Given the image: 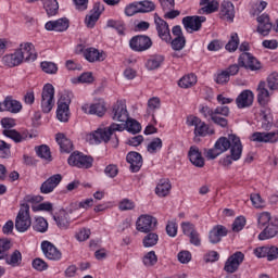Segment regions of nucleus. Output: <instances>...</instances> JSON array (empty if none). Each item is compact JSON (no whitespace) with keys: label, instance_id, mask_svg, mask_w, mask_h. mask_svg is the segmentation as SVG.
Instances as JSON below:
<instances>
[{"label":"nucleus","instance_id":"f257e3e1","mask_svg":"<svg viewBox=\"0 0 278 278\" xmlns=\"http://www.w3.org/2000/svg\"><path fill=\"white\" fill-rule=\"evenodd\" d=\"M116 131H123V126L112 123L106 128H99L94 132L89 134L87 140L90 144H100V142L108 143L111 140V147L116 149L118 147V136H116Z\"/></svg>","mask_w":278,"mask_h":278},{"label":"nucleus","instance_id":"f03ea898","mask_svg":"<svg viewBox=\"0 0 278 278\" xmlns=\"http://www.w3.org/2000/svg\"><path fill=\"white\" fill-rule=\"evenodd\" d=\"M215 149H218L219 153H225V151L230 149L232 160L235 161L242 157V141H240V137L236 135H229L228 138L220 137L215 142Z\"/></svg>","mask_w":278,"mask_h":278},{"label":"nucleus","instance_id":"7ed1b4c3","mask_svg":"<svg viewBox=\"0 0 278 278\" xmlns=\"http://www.w3.org/2000/svg\"><path fill=\"white\" fill-rule=\"evenodd\" d=\"M55 105V88L51 84H46L41 92V110L43 114H49Z\"/></svg>","mask_w":278,"mask_h":278},{"label":"nucleus","instance_id":"20e7f679","mask_svg":"<svg viewBox=\"0 0 278 278\" xmlns=\"http://www.w3.org/2000/svg\"><path fill=\"white\" fill-rule=\"evenodd\" d=\"M31 227V216L29 215V204H22L15 219V229L25 233Z\"/></svg>","mask_w":278,"mask_h":278},{"label":"nucleus","instance_id":"39448f33","mask_svg":"<svg viewBox=\"0 0 278 278\" xmlns=\"http://www.w3.org/2000/svg\"><path fill=\"white\" fill-rule=\"evenodd\" d=\"M129 47L132 51L142 53L143 51H149V49L153 47V41L151 40V37L147 35H137L129 40Z\"/></svg>","mask_w":278,"mask_h":278},{"label":"nucleus","instance_id":"423d86ee","mask_svg":"<svg viewBox=\"0 0 278 278\" xmlns=\"http://www.w3.org/2000/svg\"><path fill=\"white\" fill-rule=\"evenodd\" d=\"M70 166H76V168H92V162L94 160L80 152H73L67 159Z\"/></svg>","mask_w":278,"mask_h":278},{"label":"nucleus","instance_id":"0eeeda50","mask_svg":"<svg viewBox=\"0 0 278 278\" xmlns=\"http://www.w3.org/2000/svg\"><path fill=\"white\" fill-rule=\"evenodd\" d=\"M155 227H157V219L151 215H141L137 220V231L141 233L155 231Z\"/></svg>","mask_w":278,"mask_h":278},{"label":"nucleus","instance_id":"6e6552de","mask_svg":"<svg viewBox=\"0 0 278 278\" xmlns=\"http://www.w3.org/2000/svg\"><path fill=\"white\" fill-rule=\"evenodd\" d=\"M242 262H244V253L237 251L227 258L224 270L230 274L237 273Z\"/></svg>","mask_w":278,"mask_h":278},{"label":"nucleus","instance_id":"1a4fd4ad","mask_svg":"<svg viewBox=\"0 0 278 278\" xmlns=\"http://www.w3.org/2000/svg\"><path fill=\"white\" fill-rule=\"evenodd\" d=\"M111 116L113 121L118 123H128L129 112L127 111V105L123 101H117L112 108Z\"/></svg>","mask_w":278,"mask_h":278},{"label":"nucleus","instance_id":"9d476101","mask_svg":"<svg viewBox=\"0 0 278 278\" xmlns=\"http://www.w3.org/2000/svg\"><path fill=\"white\" fill-rule=\"evenodd\" d=\"M239 66L249 68L250 71H260L262 63L249 52H243L238 59Z\"/></svg>","mask_w":278,"mask_h":278},{"label":"nucleus","instance_id":"9b49d317","mask_svg":"<svg viewBox=\"0 0 278 278\" xmlns=\"http://www.w3.org/2000/svg\"><path fill=\"white\" fill-rule=\"evenodd\" d=\"M205 21V16H186L182 18V25L189 34H192L193 31H199Z\"/></svg>","mask_w":278,"mask_h":278},{"label":"nucleus","instance_id":"f8f14e48","mask_svg":"<svg viewBox=\"0 0 278 278\" xmlns=\"http://www.w3.org/2000/svg\"><path fill=\"white\" fill-rule=\"evenodd\" d=\"M41 251L47 260L52 262H60L62 260V252L50 241L41 242Z\"/></svg>","mask_w":278,"mask_h":278},{"label":"nucleus","instance_id":"ddd939ff","mask_svg":"<svg viewBox=\"0 0 278 278\" xmlns=\"http://www.w3.org/2000/svg\"><path fill=\"white\" fill-rule=\"evenodd\" d=\"M154 23L156 26V31L159 34V38L164 40L165 42H170V28L168 26V22L162 20L157 14L154 15Z\"/></svg>","mask_w":278,"mask_h":278},{"label":"nucleus","instance_id":"4468645a","mask_svg":"<svg viewBox=\"0 0 278 278\" xmlns=\"http://www.w3.org/2000/svg\"><path fill=\"white\" fill-rule=\"evenodd\" d=\"M229 106H217L214 110L213 123L223 128L228 127L229 121H227V116H229Z\"/></svg>","mask_w":278,"mask_h":278},{"label":"nucleus","instance_id":"2eb2a0df","mask_svg":"<svg viewBox=\"0 0 278 278\" xmlns=\"http://www.w3.org/2000/svg\"><path fill=\"white\" fill-rule=\"evenodd\" d=\"M17 53L22 55V62H36L38 54H36V50L34 49V43H22Z\"/></svg>","mask_w":278,"mask_h":278},{"label":"nucleus","instance_id":"dca6fc26","mask_svg":"<svg viewBox=\"0 0 278 278\" xmlns=\"http://www.w3.org/2000/svg\"><path fill=\"white\" fill-rule=\"evenodd\" d=\"M252 142H264V143H271L278 142V130H274L270 132H260L256 131L251 137Z\"/></svg>","mask_w":278,"mask_h":278},{"label":"nucleus","instance_id":"f3484780","mask_svg":"<svg viewBox=\"0 0 278 278\" xmlns=\"http://www.w3.org/2000/svg\"><path fill=\"white\" fill-rule=\"evenodd\" d=\"M190 127H194V136L205 138L210 134V126L199 117H192L188 121Z\"/></svg>","mask_w":278,"mask_h":278},{"label":"nucleus","instance_id":"a211bd4d","mask_svg":"<svg viewBox=\"0 0 278 278\" xmlns=\"http://www.w3.org/2000/svg\"><path fill=\"white\" fill-rule=\"evenodd\" d=\"M105 10V7L101 3H96L93 10L90 11V14L86 16L85 24L89 29H92L94 25H97V21H99L101 14Z\"/></svg>","mask_w":278,"mask_h":278},{"label":"nucleus","instance_id":"6ab92c4d","mask_svg":"<svg viewBox=\"0 0 278 278\" xmlns=\"http://www.w3.org/2000/svg\"><path fill=\"white\" fill-rule=\"evenodd\" d=\"M257 28L256 31L261 36H268L270 34V30L273 29V23H270V16L268 14L263 13L257 18Z\"/></svg>","mask_w":278,"mask_h":278},{"label":"nucleus","instance_id":"aec40b11","mask_svg":"<svg viewBox=\"0 0 278 278\" xmlns=\"http://www.w3.org/2000/svg\"><path fill=\"white\" fill-rule=\"evenodd\" d=\"M62 181V176L60 174H55L48 178L46 181L41 184L40 192L41 194H51L58 186H60V182Z\"/></svg>","mask_w":278,"mask_h":278},{"label":"nucleus","instance_id":"412c9836","mask_svg":"<svg viewBox=\"0 0 278 278\" xmlns=\"http://www.w3.org/2000/svg\"><path fill=\"white\" fill-rule=\"evenodd\" d=\"M255 96L253 91L245 89L236 99L237 108L239 110H244V108H251L253 105V99Z\"/></svg>","mask_w":278,"mask_h":278},{"label":"nucleus","instance_id":"4be33fe9","mask_svg":"<svg viewBox=\"0 0 278 278\" xmlns=\"http://www.w3.org/2000/svg\"><path fill=\"white\" fill-rule=\"evenodd\" d=\"M229 233V230H227V227L223 225H216L212 228V230L208 232V240L211 244H218L225 236Z\"/></svg>","mask_w":278,"mask_h":278},{"label":"nucleus","instance_id":"5701e85b","mask_svg":"<svg viewBox=\"0 0 278 278\" xmlns=\"http://www.w3.org/2000/svg\"><path fill=\"white\" fill-rule=\"evenodd\" d=\"M278 233V217L274 216L271 223L258 235V240H268L275 238Z\"/></svg>","mask_w":278,"mask_h":278},{"label":"nucleus","instance_id":"b1692460","mask_svg":"<svg viewBox=\"0 0 278 278\" xmlns=\"http://www.w3.org/2000/svg\"><path fill=\"white\" fill-rule=\"evenodd\" d=\"M71 25V22L66 17L59 18L56 21H49L46 23V29L48 31H66Z\"/></svg>","mask_w":278,"mask_h":278},{"label":"nucleus","instance_id":"393cba45","mask_svg":"<svg viewBox=\"0 0 278 278\" xmlns=\"http://www.w3.org/2000/svg\"><path fill=\"white\" fill-rule=\"evenodd\" d=\"M188 156L191 164H193V166H197V168H203V166H205V159H203V155L201 154V151H199V148L197 146L190 147Z\"/></svg>","mask_w":278,"mask_h":278},{"label":"nucleus","instance_id":"a878e982","mask_svg":"<svg viewBox=\"0 0 278 278\" xmlns=\"http://www.w3.org/2000/svg\"><path fill=\"white\" fill-rule=\"evenodd\" d=\"M126 161L130 165L131 173H138L142 168V155L138 152H129L126 155Z\"/></svg>","mask_w":278,"mask_h":278},{"label":"nucleus","instance_id":"bb28decb","mask_svg":"<svg viewBox=\"0 0 278 278\" xmlns=\"http://www.w3.org/2000/svg\"><path fill=\"white\" fill-rule=\"evenodd\" d=\"M257 101L263 106L270 103V92L266 89V81H260L257 86Z\"/></svg>","mask_w":278,"mask_h":278},{"label":"nucleus","instance_id":"cd10ccee","mask_svg":"<svg viewBox=\"0 0 278 278\" xmlns=\"http://www.w3.org/2000/svg\"><path fill=\"white\" fill-rule=\"evenodd\" d=\"M85 114H96V116H103L105 114V104L103 102H98L93 104H85L81 106Z\"/></svg>","mask_w":278,"mask_h":278},{"label":"nucleus","instance_id":"c85d7f7f","mask_svg":"<svg viewBox=\"0 0 278 278\" xmlns=\"http://www.w3.org/2000/svg\"><path fill=\"white\" fill-rule=\"evenodd\" d=\"M2 63L4 66H9V68H14V66L23 64V55L16 50L14 53L4 55Z\"/></svg>","mask_w":278,"mask_h":278},{"label":"nucleus","instance_id":"c756f323","mask_svg":"<svg viewBox=\"0 0 278 278\" xmlns=\"http://www.w3.org/2000/svg\"><path fill=\"white\" fill-rule=\"evenodd\" d=\"M53 220H55L60 229H66L68 225H71V217L68 216V212H66V210H60L58 213H55L53 215Z\"/></svg>","mask_w":278,"mask_h":278},{"label":"nucleus","instance_id":"7c9ffc66","mask_svg":"<svg viewBox=\"0 0 278 278\" xmlns=\"http://www.w3.org/2000/svg\"><path fill=\"white\" fill-rule=\"evenodd\" d=\"M55 141L58 142L62 153H71V151H73V141H71L66 135L62 132L56 134Z\"/></svg>","mask_w":278,"mask_h":278},{"label":"nucleus","instance_id":"2f4dec72","mask_svg":"<svg viewBox=\"0 0 278 278\" xmlns=\"http://www.w3.org/2000/svg\"><path fill=\"white\" fill-rule=\"evenodd\" d=\"M219 14L223 18H227V21H233L236 16V9L233 3L229 1L222 2Z\"/></svg>","mask_w":278,"mask_h":278},{"label":"nucleus","instance_id":"473e14b6","mask_svg":"<svg viewBox=\"0 0 278 278\" xmlns=\"http://www.w3.org/2000/svg\"><path fill=\"white\" fill-rule=\"evenodd\" d=\"M4 112H11V114H18L23 110V105L17 100L12 99V97H7L3 100Z\"/></svg>","mask_w":278,"mask_h":278},{"label":"nucleus","instance_id":"72a5a7b5","mask_svg":"<svg viewBox=\"0 0 278 278\" xmlns=\"http://www.w3.org/2000/svg\"><path fill=\"white\" fill-rule=\"evenodd\" d=\"M173 185H170V180L168 178H163L156 185L155 193L157 197H168V194H170Z\"/></svg>","mask_w":278,"mask_h":278},{"label":"nucleus","instance_id":"f704fd0d","mask_svg":"<svg viewBox=\"0 0 278 278\" xmlns=\"http://www.w3.org/2000/svg\"><path fill=\"white\" fill-rule=\"evenodd\" d=\"M84 56L88 62H103L105 56L102 52H99L96 48H87L84 51Z\"/></svg>","mask_w":278,"mask_h":278},{"label":"nucleus","instance_id":"c9c22d12","mask_svg":"<svg viewBox=\"0 0 278 278\" xmlns=\"http://www.w3.org/2000/svg\"><path fill=\"white\" fill-rule=\"evenodd\" d=\"M162 64H164V55L154 54L147 60L146 67L148 71H155L156 68H160Z\"/></svg>","mask_w":278,"mask_h":278},{"label":"nucleus","instance_id":"e433bc0d","mask_svg":"<svg viewBox=\"0 0 278 278\" xmlns=\"http://www.w3.org/2000/svg\"><path fill=\"white\" fill-rule=\"evenodd\" d=\"M34 231H38V233H47L49 229V223L45 217H35L33 222Z\"/></svg>","mask_w":278,"mask_h":278},{"label":"nucleus","instance_id":"4c0bfd02","mask_svg":"<svg viewBox=\"0 0 278 278\" xmlns=\"http://www.w3.org/2000/svg\"><path fill=\"white\" fill-rule=\"evenodd\" d=\"M161 102L160 98H151L148 101L147 114L148 116H152L153 121H155V111L160 110Z\"/></svg>","mask_w":278,"mask_h":278},{"label":"nucleus","instance_id":"58836bf2","mask_svg":"<svg viewBox=\"0 0 278 278\" xmlns=\"http://www.w3.org/2000/svg\"><path fill=\"white\" fill-rule=\"evenodd\" d=\"M43 8L48 14V16H55L58 11L60 10V4L58 0H46L43 3Z\"/></svg>","mask_w":278,"mask_h":278},{"label":"nucleus","instance_id":"ea45409f","mask_svg":"<svg viewBox=\"0 0 278 278\" xmlns=\"http://www.w3.org/2000/svg\"><path fill=\"white\" fill-rule=\"evenodd\" d=\"M197 84V75L189 74L184 77H181L178 81V86L180 88H192Z\"/></svg>","mask_w":278,"mask_h":278},{"label":"nucleus","instance_id":"a19ab883","mask_svg":"<svg viewBox=\"0 0 278 278\" xmlns=\"http://www.w3.org/2000/svg\"><path fill=\"white\" fill-rule=\"evenodd\" d=\"M160 240V237L155 232H149L144 236L142 240V244L146 249H151V247H155Z\"/></svg>","mask_w":278,"mask_h":278},{"label":"nucleus","instance_id":"79ce46f5","mask_svg":"<svg viewBox=\"0 0 278 278\" xmlns=\"http://www.w3.org/2000/svg\"><path fill=\"white\" fill-rule=\"evenodd\" d=\"M2 134L16 143L23 142L25 140V137H23V135H21V132H18L16 129H4Z\"/></svg>","mask_w":278,"mask_h":278},{"label":"nucleus","instance_id":"37998d69","mask_svg":"<svg viewBox=\"0 0 278 278\" xmlns=\"http://www.w3.org/2000/svg\"><path fill=\"white\" fill-rule=\"evenodd\" d=\"M239 46H240V38L238 37V33H232L229 41L226 45V51L233 53V51H238Z\"/></svg>","mask_w":278,"mask_h":278},{"label":"nucleus","instance_id":"c03bdc74","mask_svg":"<svg viewBox=\"0 0 278 278\" xmlns=\"http://www.w3.org/2000/svg\"><path fill=\"white\" fill-rule=\"evenodd\" d=\"M56 117L61 123H68V118H71L68 106L58 105Z\"/></svg>","mask_w":278,"mask_h":278},{"label":"nucleus","instance_id":"a18cd8bd","mask_svg":"<svg viewBox=\"0 0 278 278\" xmlns=\"http://www.w3.org/2000/svg\"><path fill=\"white\" fill-rule=\"evenodd\" d=\"M21 262H23V254H21L18 250H15L10 257L7 258V264L10 266H21Z\"/></svg>","mask_w":278,"mask_h":278},{"label":"nucleus","instance_id":"49530a36","mask_svg":"<svg viewBox=\"0 0 278 278\" xmlns=\"http://www.w3.org/2000/svg\"><path fill=\"white\" fill-rule=\"evenodd\" d=\"M12 249L10 239H0V260L8 257V251Z\"/></svg>","mask_w":278,"mask_h":278},{"label":"nucleus","instance_id":"de8ad7c7","mask_svg":"<svg viewBox=\"0 0 278 278\" xmlns=\"http://www.w3.org/2000/svg\"><path fill=\"white\" fill-rule=\"evenodd\" d=\"M36 153L38 157H41L42 160H47L48 162H51V149H49L48 146H40L36 149Z\"/></svg>","mask_w":278,"mask_h":278},{"label":"nucleus","instance_id":"09e8293b","mask_svg":"<svg viewBox=\"0 0 278 278\" xmlns=\"http://www.w3.org/2000/svg\"><path fill=\"white\" fill-rule=\"evenodd\" d=\"M108 27L116 29L119 36H125V23L121 21L109 20L106 23Z\"/></svg>","mask_w":278,"mask_h":278},{"label":"nucleus","instance_id":"8fccbe9b","mask_svg":"<svg viewBox=\"0 0 278 278\" xmlns=\"http://www.w3.org/2000/svg\"><path fill=\"white\" fill-rule=\"evenodd\" d=\"M144 266L151 267L155 266L157 264V255L155 254V251L148 252L142 260Z\"/></svg>","mask_w":278,"mask_h":278},{"label":"nucleus","instance_id":"3c124183","mask_svg":"<svg viewBox=\"0 0 278 278\" xmlns=\"http://www.w3.org/2000/svg\"><path fill=\"white\" fill-rule=\"evenodd\" d=\"M137 3L139 5L141 14H146L147 12H153L155 10V3H153V1L143 0Z\"/></svg>","mask_w":278,"mask_h":278},{"label":"nucleus","instance_id":"603ef678","mask_svg":"<svg viewBox=\"0 0 278 278\" xmlns=\"http://www.w3.org/2000/svg\"><path fill=\"white\" fill-rule=\"evenodd\" d=\"M218 11V2L213 0L208 2L205 7L199 10V14H213V12Z\"/></svg>","mask_w":278,"mask_h":278},{"label":"nucleus","instance_id":"864d4df0","mask_svg":"<svg viewBox=\"0 0 278 278\" xmlns=\"http://www.w3.org/2000/svg\"><path fill=\"white\" fill-rule=\"evenodd\" d=\"M169 42L174 51H181L186 47V37H175Z\"/></svg>","mask_w":278,"mask_h":278},{"label":"nucleus","instance_id":"5fc2aeb1","mask_svg":"<svg viewBox=\"0 0 278 278\" xmlns=\"http://www.w3.org/2000/svg\"><path fill=\"white\" fill-rule=\"evenodd\" d=\"M41 70L48 75H55L58 73V65L53 62H41Z\"/></svg>","mask_w":278,"mask_h":278},{"label":"nucleus","instance_id":"6e6d98bb","mask_svg":"<svg viewBox=\"0 0 278 278\" xmlns=\"http://www.w3.org/2000/svg\"><path fill=\"white\" fill-rule=\"evenodd\" d=\"M258 227H266L267 225H270L273 223V217L270 216V213L263 212L258 215L257 218Z\"/></svg>","mask_w":278,"mask_h":278},{"label":"nucleus","instance_id":"4d7b16f0","mask_svg":"<svg viewBox=\"0 0 278 278\" xmlns=\"http://www.w3.org/2000/svg\"><path fill=\"white\" fill-rule=\"evenodd\" d=\"M92 205H94L93 199H86L80 202L72 203V206L75 207L76 210H88V207H92Z\"/></svg>","mask_w":278,"mask_h":278},{"label":"nucleus","instance_id":"13d9d810","mask_svg":"<svg viewBox=\"0 0 278 278\" xmlns=\"http://www.w3.org/2000/svg\"><path fill=\"white\" fill-rule=\"evenodd\" d=\"M10 149H12L10 143L0 140V157H10V155H12V151H10Z\"/></svg>","mask_w":278,"mask_h":278},{"label":"nucleus","instance_id":"bf43d9fd","mask_svg":"<svg viewBox=\"0 0 278 278\" xmlns=\"http://www.w3.org/2000/svg\"><path fill=\"white\" fill-rule=\"evenodd\" d=\"M267 87L269 90H278V73L274 72L267 77Z\"/></svg>","mask_w":278,"mask_h":278},{"label":"nucleus","instance_id":"052dcab7","mask_svg":"<svg viewBox=\"0 0 278 278\" xmlns=\"http://www.w3.org/2000/svg\"><path fill=\"white\" fill-rule=\"evenodd\" d=\"M126 16H134L135 14H141L138 2H132L125 8Z\"/></svg>","mask_w":278,"mask_h":278},{"label":"nucleus","instance_id":"680f3d73","mask_svg":"<svg viewBox=\"0 0 278 278\" xmlns=\"http://www.w3.org/2000/svg\"><path fill=\"white\" fill-rule=\"evenodd\" d=\"M162 149V139H153L147 147L149 153H157V150Z\"/></svg>","mask_w":278,"mask_h":278},{"label":"nucleus","instance_id":"e2e57ef3","mask_svg":"<svg viewBox=\"0 0 278 278\" xmlns=\"http://www.w3.org/2000/svg\"><path fill=\"white\" fill-rule=\"evenodd\" d=\"M181 229H182V233L187 237L191 236L192 233H194L197 231V228L190 222L181 223Z\"/></svg>","mask_w":278,"mask_h":278},{"label":"nucleus","instance_id":"0e129e2a","mask_svg":"<svg viewBox=\"0 0 278 278\" xmlns=\"http://www.w3.org/2000/svg\"><path fill=\"white\" fill-rule=\"evenodd\" d=\"M244 225H247V218L244 216L237 217L232 224V231H242Z\"/></svg>","mask_w":278,"mask_h":278},{"label":"nucleus","instance_id":"69168bd1","mask_svg":"<svg viewBox=\"0 0 278 278\" xmlns=\"http://www.w3.org/2000/svg\"><path fill=\"white\" fill-rule=\"evenodd\" d=\"M33 268L42 273V270H47L49 268V265L42 258H35L33 261Z\"/></svg>","mask_w":278,"mask_h":278},{"label":"nucleus","instance_id":"338daca9","mask_svg":"<svg viewBox=\"0 0 278 278\" xmlns=\"http://www.w3.org/2000/svg\"><path fill=\"white\" fill-rule=\"evenodd\" d=\"M268 262H273L278 258V248L275 245H267V255H266Z\"/></svg>","mask_w":278,"mask_h":278},{"label":"nucleus","instance_id":"774afa93","mask_svg":"<svg viewBox=\"0 0 278 278\" xmlns=\"http://www.w3.org/2000/svg\"><path fill=\"white\" fill-rule=\"evenodd\" d=\"M134 207H136V204L134 203V201H131L129 199H124L119 203V210L122 212H127L128 210H134Z\"/></svg>","mask_w":278,"mask_h":278}]
</instances>
